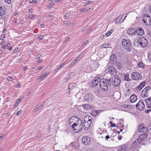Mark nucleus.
<instances>
[{"instance_id": "obj_14", "label": "nucleus", "mask_w": 151, "mask_h": 151, "mask_svg": "<svg viewBox=\"0 0 151 151\" xmlns=\"http://www.w3.org/2000/svg\"><path fill=\"white\" fill-rule=\"evenodd\" d=\"M91 117L90 116H86L84 118V120L83 124H86V125L90 124L91 123Z\"/></svg>"}, {"instance_id": "obj_31", "label": "nucleus", "mask_w": 151, "mask_h": 151, "mask_svg": "<svg viewBox=\"0 0 151 151\" xmlns=\"http://www.w3.org/2000/svg\"><path fill=\"white\" fill-rule=\"evenodd\" d=\"M98 111L96 110H94L91 112V114L94 116H96L97 115Z\"/></svg>"}, {"instance_id": "obj_5", "label": "nucleus", "mask_w": 151, "mask_h": 151, "mask_svg": "<svg viewBox=\"0 0 151 151\" xmlns=\"http://www.w3.org/2000/svg\"><path fill=\"white\" fill-rule=\"evenodd\" d=\"M151 88L150 86L145 87L142 91L141 95L143 98H147L149 97L148 93Z\"/></svg>"}, {"instance_id": "obj_43", "label": "nucleus", "mask_w": 151, "mask_h": 151, "mask_svg": "<svg viewBox=\"0 0 151 151\" xmlns=\"http://www.w3.org/2000/svg\"><path fill=\"white\" fill-rule=\"evenodd\" d=\"M139 44V46L142 47V39L141 40V41H138Z\"/></svg>"}, {"instance_id": "obj_56", "label": "nucleus", "mask_w": 151, "mask_h": 151, "mask_svg": "<svg viewBox=\"0 0 151 151\" xmlns=\"http://www.w3.org/2000/svg\"><path fill=\"white\" fill-rule=\"evenodd\" d=\"M4 134H3L2 136H0V140H2L4 137Z\"/></svg>"}, {"instance_id": "obj_57", "label": "nucleus", "mask_w": 151, "mask_h": 151, "mask_svg": "<svg viewBox=\"0 0 151 151\" xmlns=\"http://www.w3.org/2000/svg\"><path fill=\"white\" fill-rule=\"evenodd\" d=\"M110 138L109 136L108 135H107L105 137V139L106 140H108V139H109Z\"/></svg>"}, {"instance_id": "obj_38", "label": "nucleus", "mask_w": 151, "mask_h": 151, "mask_svg": "<svg viewBox=\"0 0 151 151\" xmlns=\"http://www.w3.org/2000/svg\"><path fill=\"white\" fill-rule=\"evenodd\" d=\"M110 46V45L109 43H104L102 45L103 48H106L108 47V46Z\"/></svg>"}, {"instance_id": "obj_35", "label": "nucleus", "mask_w": 151, "mask_h": 151, "mask_svg": "<svg viewBox=\"0 0 151 151\" xmlns=\"http://www.w3.org/2000/svg\"><path fill=\"white\" fill-rule=\"evenodd\" d=\"M129 76L128 75H126L124 77V79L125 80L127 81H130L131 79L129 78Z\"/></svg>"}, {"instance_id": "obj_55", "label": "nucleus", "mask_w": 151, "mask_h": 151, "mask_svg": "<svg viewBox=\"0 0 151 151\" xmlns=\"http://www.w3.org/2000/svg\"><path fill=\"white\" fill-rule=\"evenodd\" d=\"M42 68V66H39L36 68V70H40Z\"/></svg>"}, {"instance_id": "obj_64", "label": "nucleus", "mask_w": 151, "mask_h": 151, "mask_svg": "<svg viewBox=\"0 0 151 151\" xmlns=\"http://www.w3.org/2000/svg\"><path fill=\"white\" fill-rule=\"evenodd\" d=\"M148 129H151V124H150L149 125H148Z\"/></svg>"}, {"instance_id": "obj_49", "label": "nucleus", "mask_w": 151, "mask_h": 151, "mask_svg": "<svg viewBox=\"0 0 151 151\" xmlns=\"http://www.w3.org/2000/svg\"><path fill=\"white\" fill-rule=\"evenodd\" d=\"M70 15V14L69 13H67L65 15V17L66 18H67L69 17Z\"/></svg>"}, {"instance_id": "obj_9", "label": "nucleus", "mask_w": 151, "mask_h": 151, "mask_svg": "<svg viewBox=\"0 0 151 151\" xmlns=\"http://www.w3.org/2000/svg\"><path fill=\"white\" fill-rule=\"evenodd\" d=\"M136 107L139 110H142L145 107V105L144 102L142 101H139L136 105Z\"/></svg>"}, {"instance_id": "obj_59", "label": "nucleus", "mask_w": 151, "mask_h": 151, "mask_svg": "<svg viewBox=\"0 0 151 151\" xmlns=\"http://www.w3.org/2000/svg\"><path fill=\"white\" fill-rule=\"evenodd\" d=\"M60 68V66L59 67H58L57 68H56V69H55V72H57L58 70H59L60 68Z\"/></svg>"}, {"instance_id": "obj_7", "label": "nucleus", "mask_w": 151, "mask_h": 151, "mask_svg": "<svg viewBox=\"0 0 151 151\" xmlns=\"http://www.w3.org/2000/svg\"><path fill=\"white\" fill-rule=\"evenodd\" d=\"M108 71L111 76H115L117 75V71L115 68L111 66H109L108 69Z\"/></svg>"}, {"instance_id": "obj_54", "label": "nucleus", "mask_w": 151, "mask_h": 151, "mask_svg": "<svg viewBox=\"0 0 151 151\" xmlns=\"http://www.w3.org/2000/svg\"><path fill=\"white\" fill-rule=\"evenodd\" d=\"M64 24L65 25H70V23H68V21H66L64 22Z\"/></svg>"}, {"instance_id": "obj_47", "label": "nucleus", "mask_w": 151, "mask_h": 151, "mask_svg": "<svg viewBox=\"0 0 151 151\" xmlns=\"http://www.w3.org/2000/svg\"><path fill=\"white\" fill-rule=\"evenodd\" d=\"M43 38V36L42 35H40L37 37V38L39 40H42Z\"/></svg>"}, {"instance_id": "obj_32", "label": "nucleus", "mask_w": 151, "mask_h": 151, "mask_svg": "<svg viewBox=\"0 0 151 151\" xmlns=\"http://www.w3.org/2000/svg\"><path fill=\"white\" fill-rule=\"evenodd\" d=\"M114 32L113 29H111V30L109 31L108 32L106 33L105 34L106 36H109L112 33Z\"/></svg>"}, {"instance_id": "obj_19", "label": "nucleus", "mask_w": 151, "mask_h": 151, "mask_svg": "<svg viewBox=\"0 0 151 151\" xmlns=\"http://www.w3.org/2000/svg\"><path fill=\"white\" fill-rule=\"evenodd\" d=\"M136 30L134 29L130 28L128 29L127 31V33L130 35H134L136 32Z\"/></svg>"}, {"instance_id": "obj_40", "label": "nucleus", "mask_w": 151, "mask_h": 151, "mask_svg": "<svg viewBox=\"0 0 151 151\" xmlns=\"http://www.w3.org/2000/svg\"><path fill=\"white\" fill-rule=\"evenodd\" d=\"M90 9H91V8L88 9H80V11L81 12H86L88 11V10H89Z\"/></svg>"}, {"instance_id": "obj_11", "label": "nucleus", "mask_w": 151, "mask_h": 151, "mask_svg": "<svg viewBox=\"0 0 151 151\" xmlns=\"http://www.w3.org/2000/svg\"><path fill=\"white\" fill-rule=\"evenodd\" d=\"M89 126L90 124L86 125V124H83V123L81 124L80 123L79 126V129L78 130V131H76L75 132H79L81 131V130L83 129L85 130H87L88 129L89 127Z\"/></svg>"}, {"instance_id": "obj_34", "label": "nucleus", "mask_w": 151, "mask_h": 151, "mask_svg": "<svg viewBox=\"0 0 151 151\" xmlns=\"http://www.w3.org/2000/svg\"><path fill=\"white\" fill-rule=\"evenodd\" d=\"M28 17L31 19H35V15L32 14H29Z\"/></svg>"}, {"instance_id": "obj_4", "label": "nucleus", "mask_w": 151, "mask_h": 151, "mask_svg": "<svg viewBox=\"0 0 151 151\" xmlns=\"http://www.w3.org/2000/svg\"><path fill=\"white\" fill-rule=\"evenodd\" d=\"M131 76L133 79L136 81L140 80L142 78L141 74L137 72H132Z\"/></svg>"}, {"instance_id": "obj_12", "label": "nucleus", "mask_w": 151, "mask_h": 151, "mask_svg": "<svg viewBox=\"0 0 151 151\" xmlns=\"http://www.w3.org/2000/svg\"><path fill=\"white\" fill-rule=\"evenodd\" d=\"M138 131L140 132L146 133L148 131V129L147 127H145L143 125L139 126L138 129Z\"/></svg>"}, {"instance_id": "obj_8", "label": "nucleus", "mask_w": 151, "mask_h": 151, "mask_svg": "<svg viewBox=\"0 0 151 151\" xmlns=\"http://www.w3.org/2000/svg\"><path fill=\"white\" fill-rule=\"evenodd\" d=\"M93 97L92 94L91 93H88L86 94L84 97V100L88 102H91L92 101Z\"/></svg>"}, {"instance_id": "obj_2", "label": "nucleus", "mask_w": 151, "mask_h": 151, "mask_svg": "<svg viewBox=\"0 0 151 151\" xmlns=\"http://www.w3.org/2000/svg\"><path fill=\"white\" fill-rule=\"evenodd\" d=\"M122 46L128 52L132 50V45L131 41L128 39H123L122 40Z\"/></svg>"}, {"instance_id": "obj_1", "label": "nucleus", "mask_w": 151, "mask_h": 151, "mask_svg": "<svg viewBox=\"0 0 151 151\" xmlns=\"http://www.w3.org/2000/svg\"><path fill=\"white\" fill-rule=\"evenodd\" d=\"M111 78L109 79H106L105 80L102 81L101 80L100 82V86L101 88L104 91H106L108 89V84L109 85H111Z\"/></svg>"}, {"instance_id": "obj_29", "label": "nucleus", "mask_w": 151, "mask_h": 151, "mask_svg": "<svg viewBox=\"0 0 151 151\" xmlns=\"http://www.w3.org/2000/svg\"><path fill=\"white\" fill-rule=\"evenodd\" d=\"M142 47H145L147 44V40L144 38H142Z\"/></svg>"}, {"instance_id": "obj_61", "label": "nucleus", "mask_w": 151, "mask_h": 151, "mask_svg": "<svg viewBox=\"0 0 151 151\" xmlns=\"http://www.w3.org/2000/svg\"><path fill=\"white\" fill-rule=\"evenodd\" d=\"M122 137L120 135H119L118 137V138L119 140H121L122 139Z\"/></svg>"}, {"instance_id": "obj_60", "label": "nucleus", "mask_w": 151, "mask_h": 151, "mask_svg": "<svg viewBox=\"0 0 151 151\" xmlns=\"http://www.w3.org/2000/svg\"><path fill=\"white\" fill-rule=\"evenodd\" d=\"M148 58H150V59L151 60V53H150L148 54Z\"/></svg>"}, {"instance_id": "obj_46", "label": "nucleus", "mask_w": 151, "mask_h": 151, "mask_svg": "<svg viewBox=\"0 0 151 151\" xmlns=\"http://www.w3.org/2000/svg\"><path fill=\"white\" fill-rule=\"evenodd\" d=\"M22 99V98H19L18 99H17L16 102V103L18 104L21 100Z\"/></svg>"}, {"instance_id": "obj_25", "label": "nucleus", "mask_w": 151, "mask_h": 151, "mask_svg": "<svg viewBox=\"0 0 151 151\" xmlns=\"http://www.w3.org/2000/svg\"><path fill=\"white\" fill-rule=\"evenodd\" d=\"M43 106V104H40L37 105L36 107L35 108L34 110V112H36L37 111L39 110L40 109H41L42 107Z\"/></svg>"}, {"instance_id": "obj_18", "label": "nucleus", "mask_w": 151, "mask_h": 151, "mask_svg": "<svg viewBox=\"0 0 151 151\" xmlns=\"http://www.w3.org/2000/svg\"><path fill=\"white\" fill-rule=\"evenodd\" d=\"M142 18L145 19L147 23L149 24L148 26H150L151 24V18L150 16L147 14H145L143 15Z\"/></svg>"}, {"instance_id": "obj_21", "label": "nucleus", "mask_w": 151, "mask_h": 151, "mask_svg": "<svg viewBox=\"0 0 151 151\" xmlns=\"http://www.w3.org/2000/svg\"><path fill=\"white\" fill-rule=\"evenodd\" d=\"M127 17V16H126L124 19H123L122 21V18L123 17L122 16H119V17H118L117 18H116L115 20V22L116 23H119V22L121 23L122 22L123 20L125 19L126 17Z\"/></svg>"}, {"instance_id": "obj_51", "label": "nucleus", "mask_w": 151, "mask_h": 151, "mask_svg": "<svg viewBox=\"0 0 151 151\" xmlns=\"http://www.w3.org/2000/svg\"><path fill=\"white\" fill-rule=\"evenodd\" d=\"M76 62L75 60L72 61L70 63V66H71L73 65Z\"/></svg>"}, {"instance_id": "obj_36", "label": "nucleus", "mask_w": 151, "mask_h": 151, "mask_svg": "<svg viewBox=\"0 0 151 151\" xmlns=\"http://www.w3.org/2000/svg\"><path fill=\"white\" fill-rule=\"evenodd\" d=\"M77 125H80V123H78L77 124L76 123H74V124H73L71 126L72 128L74 130V131H75L76 130V129L74 128Z\"/></svg>"}, {"instance_id": "obj_26", "label": "nucleus", "mask_w": 151, "mask_h": 151, "mask_svg": "<svg viewBox=\"0 0 151 151\" xmlns=\"http://www.w3.org/2000/svg\"><path fill=\"white\" fill-rule=\"evenodd\" d=\"M49 73H44L42 74V75L40 76V78L41 79V80H42L44 79L45 78L47 77L48 76Z\"/></svg>"}, {"instance_id": "obj_23", "label": "nucleus", "mask_w": 151, "mask_h": 151, "mask_svg": "<svg viewBox=\"0 0 151 151\" xmlns=\"http://www.w3.org/2000/svg\"><path fill=\"white\" fill-rule=\"evenodd\" d=\"M6 8L4 6H0V16H2L5 13Z\"/></svg>"}, {"instance_id": "obj_37", "label": "nucleus", "mask_w": 151, "mask_h": 151, "mask_svg": "<svg viewBox=\"0 0 151 151\" xmlns=\"http://www.w3.org/2000/svg\"><path fill=\"white\" fill-rule=\"evenodd\" d=\"M93 2L92 1H87L85 3V4L84 5V6H86L87 5H89L92 4L93 3Z\"/></svg>"}, {"instance_id": "obj_6", "label": "nucleus", "mask_w": 151, "mask_h": 151, "mask_svg": "<svg viewBox=\"0 0 151 151\" xmlns=\"http://www.w3.org/2000/svg\"><path fill=\"white\" fill-rule=\"evenodd\" d=\"M142 143V142L137 138L132 144L131 147L132 150H135L136 147Z\"/></svg>"}, {"instance_id": "obj_45", "label": "nucleus", "mask_w": 151, "mask_h": 151, "mask_svg": "<svg viewBox=\"0 0 151 151\" xmlns=\"http://www.w3.org/2000/svg\"><path fill=\"white\" fill-rule=\"evenodd\" d=\"M36 0H29V2L30 3H36Z\"/></svg>"}, {"instance_id": "obj_13", "label": "nucleus", "mask_w": 151, "mask_h": 151, "mask_svg": "<svg viewBox=\"0 0 151 151\" xmlns=\"http://www.w3.org/2000/svg\"><path fill=\"white\" fill-rule=\"evenodd\" d=\"M100 81V78L98 77H96L94 78L93 80L91 85L93 87L97 85L98 83Z\"/></svg>"}, {"instance_id": "obj_58", "label": "nucleus", "mask_w": 151, "mask_h": 151, "mask_svg": "<svg viewBox=\"0 0 151 151\" xmlns=\"http://www.w3.org/2000/svg\"><path fill=\"white\" fill-rule=\"evenodd\" d=\"M80 55L78 56L75 60V61H76L78 60V59L80 58Z\"/></svg>"}, {"instance_id": "obj_33", "label": "nucleus", "mask_w": 151, "mask_h": 151, "mask_svg": "<svg viewBox=\"0 0 151 151\" xmlns=\"http://www.w3.org/2000/svg\"><path fill=\"white\" fill-rule=\"evenodd\" d=\"M144 63L141 61H140L138 64V66L140 68H144Z\"/></svg>"}, {"instance_id": "obj_41", "label": "nucleus", "mask_w": 151, "mask_h": 151, "mask_svg": "<svg viewBox=\"0 0 151 151\" xmlns=\"http://www.w3.org/2000/svg\"><path fill=\"white\" fill-rule=\"evenodd\" d=\"M71 76V74H68L67 75V77H66L65 78L66 80H64V81H65V82L67 80H69V79H70L71 78V77H70Z\"/></svg>"}, {"instance_id": "obj_53", "label": "nucleus", "mask_w": 151, "mask_h": 151, "mask_svg": "<svg viewBox=\"0 0 151 151\" xmlns=\"http://www.w3.org/2000/svg\"><path fill=\"white\" fill-rule=\"evenodd\" d=\"M7 80L9 81H12V78L11 77H8Z\"/></svg>"}, {"instance_id": "obj_17", "label": "nucleus", "mask_w": 151, "mask_h": 151, "mask_svg": "<svg viewBox=\"0 0 151 151\" xmlns=\"http://www.w3.org/2000/svg\"><path fill=\"white\" fill-rule=\"evenodd\" d=\"M117 63V59L114 54H112L110 56V63L115 64Z\"/></svg>"}, {"instance_id": "obj_62", "label": "nucleus", "mask_w": 151, "mask_h": 151, "mask_svg": "<svg viewBox=\"0 0 151 151\" xmlns=\"http://www.w3.org/2000/svg\"><path fill=\"white\" fill-rule=\"evenodd\" d=\"M66 63H63L62 64H61V66H60V68H61L63 66L65 65Z\"/></svg>"}, {"instance_id": "obj_20", "label": "nucleus", "mask_w": 151, "mask_h": 151, "mask_svg": "<svg viewBox=\"0 0 151 151\" xmlns=\"http://www.w3.org/2000/svg\"><path fill=\"white\" fill-rule=\"evenodd\" d=\"M147 135L145 134H140L138 138L142 142L146 138Z\"/></svg>"}, {"instance_id": "obj_63", "label": "nucleus", "mask_w": 151, "mask_h": 151, "mask_svg": "<svg viewBox=\"0 0 151 151\" xmlns=\"http://www.w3.org/2000/svg\"><path fill=\"white\" fill-rule=\"evenodd\" d=\"M18 48H15L14 50H13V52H16V51H17V50H18Z\"/></svg>"}, {"instance_id": "obj_52", "label": "nucleus", "mask_w": 151, "mask_h": 151, "mask_svg": "<svg viewBox=\"0 0 151 151\" xmlns=\"http://www.w3.org/2000/svg\"><path fill=\"white\" fill-rule=\"evenodd\" d=\"M5 2L7 4H10L11 2V0H4Z\"/></svg>"}, {"instance_id": "obj_24", "label": "nucleus", "mask_w": 151, "mask_h": 151, "mask_svg": "<svg viewBox=\"0 0 151 151\" xmlns=\"http://www.w3.org/2000/svg\"><path fill=\"white\" fill-rule=\"evenodd\" d=\"M136 32L137 34L139 35H144V32L143 29L142 28H139L136 30Z\"/></svg>"}, {"instance_id": "obj_27", "label": "nucleus", "mask_w": 151, "mask_h": 151, "mask_svg": "<svg viewBox=\"0 0 151 151\" xmlns=\"http://www.w3.org/2000/svg\"><path fill=\"white\" fill-rule=\"evenodd\" d=\"M127 148V145H124L122 146L121 147L119 148L118 151H127L126 149Z\"/></svg>"}, {"instance_id": "obj_15", "label": "nucleus", "mask_w": 151, "mask_h": 151, "mask_svg": "<svg viewBox=\"0 0 151 151\" xmlns=\"http://www.w3.org/2000/svg\"><path fill=\"white\" fill-rule=\"evenodd\" d=\"M82 141L85 145L89 144L91 142L90 139L87 136H83L82 138Z\"/></svg>"}, {"instance_id": "obj_48", "label": "nucleus", "mask_w": 151, "mask_h": 151, "mask_svg": "<svg viewBox=\"0 0 151 151\" xmlns=\"http://www.w3.org/2000/svg\"><path fill=\"white\" fill-rule=\"evenodd\" d=\"M22 111L21 110H20L18 111L17 113L16 114V115L17 116H18L21 113Z\"/></svg>"}, {"instance_id": "obj_42", "label": "nucleus", "mask_w": 151, "mask_h": 151, "mask_svg": "<svg viewBox=\"0 0 151 151\" xmlns=\"http://www.w3.org/2000/svg\"><path fill=\"white\" fill-rule=\"evenodd\" d=\"M142 20L144 23L146 25H148V23L145 19L143 18Z\"/></svg>"}, {"instance_id": "obj_39", "label": "nucleus", "mask_w": 151, "mask_h": 151, "mask_svg": "<svg viewBox=\"0 0 151 151\" xmlns=\"http://www.w3.org/2000/svg\"><path fill=\"white\" fill-rule=\"evenodd\" d=\"M134 45L135 47H139V44L138 43V41H137L134 42Z\"/></svg>"}, {"instance_id": "obj_16", "label": "nucleus", "mask_w": 151, "mask_h": 151, "mask_svg": "<svg viewBox=\"0 0 151 151\" xmlns=\"http://www.w3.org/2000/svg\"><path fill=\"white\" fill-rule=\"evenodd\" d=\"M70 121L73 120L74 122H76V123L78 122V123H81V124L82 123V120H81L80 119H79L78 117L76 116H73L70 118Z\"/></svg>"}, {"instance_id": "obj_10", "label": "nucleus", "mask_w": 151, "mask_h": 151, "mask_svg": "<svg viewBox=\"0 0 151 151\" xmlns=\"http://www.w3.org/2000/svg\"><path fill=\"white\" fill-rule=\"evenodd\" d=\"M145 82L143 81L141 82L137 87L134 89V90L136 92L140 91L145 86Z\"/></svg>"}, {"instance_id": "obj_3", "label": "nucleus", "mask_w": 151, "mask_h": 151, "mask_svg": "<svg viewBox=\"0 0 151 151\" xmlns=\"http://www.w3.org/2000/svg\"><path fill=\"white\" fill-rule=\"evenodd\" d=\"M121 81L120 77L119 75H116L112 77L111 83L114 86L117 87L120 84Z\"/></svg>"}, {"instance_id": "obj_22", "label": "nucleus", "mask_w": 151, "mask_h": 151, "mask_svg": "<svg viewBox=\"0 0 151 151\" xmlns=\"http://www.w3.org/2000/svg\"><path fill=\"white\" fill-rule=\"evenodd\" d=\"M137 96L135 94L132 95L130 97V101L132 103L135 102L137 100Z\"/></svg>"}, {"instance_id": "obj_50", "label": "nucleus", "mask_w": 151, "mask_h": 151, "mask_svg": "<svg viewBox=\"0 0 151 151\" xmlns=\"http://www.w3.org/2000/svg\"><path fill=\"white\" fill-rule=\"evenodd\" d=\"M88 40H86V42H84L83 43L82 45V46L83 47H84L86 45L87 42H88Z\"/></svg>"}, {"instance_id": "obj_44", "label": "nucleus", "mask_w": 151, "mask_h": 151, "mask_svg": "<svg viewBox=\"0 0 151 151\" xmlns=\"http://www.w3.org/2000/svg\"><path fill=\"white\" fill-rule=\"evenodd\" d=\"M110 123L111 124V126L112 127H114L116 126V124H113L112 123V121L110 122Z\"/></svg>"}, {"instance_id": "obj_28", "label": "nucleus", "mask_w": 151, "mask_h": 151, "mask_svg": "<svg viewBox=\"0 0 151 151\" xmlns=\"http://www.w3.org/2000/svg\"><path fill=\"white\" fill-rule=\"evenodd\" d=\"M151 100V97L147 99L144 100L145 102L146 103V106L148 108H150V106L149 105L150 102V100Z\"/></svg>"}, {"instance_id": "obj_30", "label": "nucleus", "mask_w": 151, "mask_h": 151, "mask_svg": "<svg viewBox=\"0 0 151 151\" xmlns=\"http://www.w3.org/2000/svg\"><path fill=\"white\" fill-rule=\"evenodd\" d=\"M116 67L119 69H121L123 68L122 63L120 62H118L116 65Z\"/></svg>"}]
</instances>
